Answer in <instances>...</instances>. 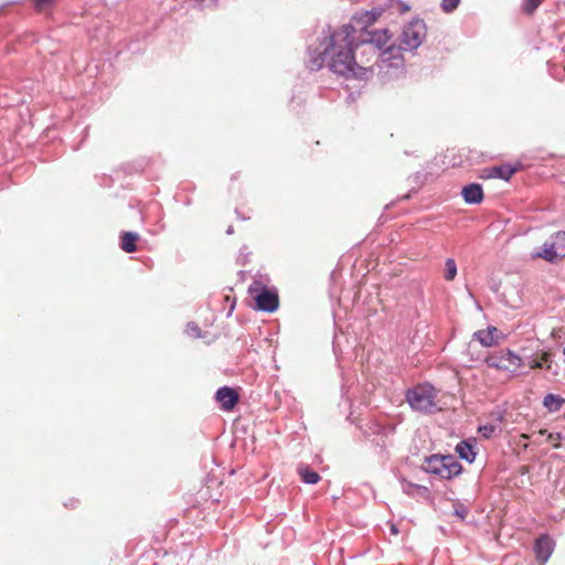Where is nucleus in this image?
Returning <instances> with one entry per match:
<instances>
[{
	"label": "nucleus",
	"mask_w": 565,
	"mask_h": 565,
	"mask_svg": "<svg viewBox=\"0 0 565 565\" xmlns=\"http://www.w3.org/2000/svg\"><path fill=\"white\" fill-rule=\"evenodd\" d=\"M356 29L348 23L333 31L331 26L322 30L316 47H308L307 67L319 71L327 66L331 72L347 78L366 79L373 74V65H362L354 54Z\"/></svg>",
	"instance_id": "nucleus-1"
},
{
	"label": "nucleus",
	"mask_w": 565,
	"mask_h": 565,
	"mask_svg": "<svg viewBox=\"0 0 565 565\" xmlns=\"http://www.w3.org/2000/svg\"><path fill=\"white\" fill-rule=\"evenodd\" d=\"M359 35V41L376 57V65L379 71H388L390 68L399 70L404 66V57L401 53V47L395 44L386 46L391 39L387 29L373 30L364 29Z\"/></svg>",
	"instance_id": "nucleus-2"
},
{
	"label": "nucleus",
	"mask_w": 565,
	"mask_h": 565,
	"mask_svg": "<svg viewBox=\"0 0 565 565\" xmlns=\"http://www.w3.org/2000/svg\"><path fill=\"white\" fill-rule=\"evenodd\" d=\"M409 406L417 412L434 413L438 411L436 403L437 391L429 384H420L409 390L407 393Z\"/></svg>",
	"instance_id": "nucleus-3"
},
{
	"label": "nucleus",
	"mask_w": 565,
	"mask_h": 565,
	"mask_svg": "<svg viewBox=\"0 0 565 565\" xmlns=\"http://www.w3.org/2000/svg\"><path fill=\"white\" fill-rule=\"evenodd\" d=\"M486 363L489 367L504 372L512 377L518 374L523 360L513 351L503 349L490 353L486 359Z\"/></svg>",
	"instance_id": "nucleus-4"
},
{
	"label": "nucleus",
	"mask_w": 565,
	"mask_h": 565,
	"mask_svg": "<svg viewBox=\"0 0 565 565\" xmlns=\"http://www.w3.org/2000/svg\"><path fill=\"white\" fill-rule=\"evenodd\" d=\"M427 35V28L423 20L415 19L403 28L398 38L402 51L413 52L423 43Z\"/></svg>",
	"instance_id": "nucleus-5"
},
{
	"label": "nucleus",
	"mask_w": 565,
	"mask_h": 565,
	"mask_svg": "<svg viewBox=\"0 0 565 565\" xmlns=\"http://www.w3.org/2000/svg\"><path fill=\"white\" fill-rule=\"evenodd\" d=\"M426 471L443 479H451L461 472V465L452 456H431L426 461Z\"/></svg>",
	"instance_id": "nucleus-6"
},
{
	"label": "nucleus",
	"mask_w": 565,
	"mask_h": 565,
	"mask_svg": "<svg viewBox=\"0 0 565 565\" xmlns=\"http://www.w3.org/2000/svg\"><path fill=\"white\" fill-rule=\"evenodd\" d=\"M248 294L255 301V308L262 311L273 312L278 308V295L274 289L266 288L260 281L255 280L248 287Z\"/></svg>",
	"instance_id": "nucleus-7"
},
{
	"label": "nucleus",
	"mask_w": 565,
	"mask_h": 565,
	"mask_svg": "<svg viewBox=\"0 0 565 565\" xmlns=\"http://www.w3.org/2000/svg\"><path fill=\"white\" fill-rule=\"evenodd\" d=\"M382 9H372L364 12H360L354 14L352 18L351 24H353L356 29V35L361 34L364 29H370V26L377 20V18L382 14Z\"/></svg>",
	"instance_id": "nucleus-8"
},
{
	"label": "nucleus",
	"mask_w": 565,
	"mask_h": 565,
	"mask_svg": "<svg viewBox=\"0 0 565 565\" xmlns=\"http://www.w3.org/2000/svg\"><path fill=\"white\" fill-rule=\"evenodd\" d=\"M554 551V542L547 535H541L534 545V552L540 565H544Z\"/></svg>",
	"instance_id": "nucleus-9"
},
{
	"label": "nucleus",
	"mask_w": 565,
	"mask_h": 565,
	"mask_svg": "<svg viewBox=\"0 0 565 565\" xmlns=\"http://www.w3.org/2000/svg\"><path fill=\"white\" fill-rule=\"evenodd\" d=\"M215 398L224 411H231L238 402V394L235 390L224 386L217 390Z\"/></svg>",
	"instance_id": "nucleus-10"
},
{
	"label": "nucleus",
	"mask_w": 565,
	"mask_h": 565,
	"mask_svg": "<svg viewBox=\"0 0 565 565\" xmlns=\"http://www.w3.org/2000/svg\"><path fill=\"white\" fill-rule=\"evenodd\" d=\"M463 201L467 204H479L483 200V189L479 183H470L462 188Z\"/></svg>",
	"instance_id": "nucleus-11"
},
{
	"label": "nucleus",
	"mask_w": 565,
	"mask_h": 565,
	"mask_svg": "<svg viewBox=\"0 0 565 565\" xmlns=\"http://www.w3.org/2000/svg\"><path fill=\"white\" fill-rule=\"evenodd\" d=\"M483 173L484 178L502 179L508 181L515 173V168H513L511 164L493 166L487 168Z\"/></svg>",
	"instance_id": "nucleus-12"
},
{
	"label": "nucleus",
	"mask_w": 565,
	"mask_h": 565,
	"mask_svg": "<svg viewBox=\"0 0 565 565\" xmlns=\"http://www.w3.org/2000/svg\"><path fill=\"white\" fill-rule=\"evenodd\" d=\"M563 253H558L557 249H541L531 255L532 259L542 258L548 263H557L565 258V249H561Z\"/></svg>",
	"instance_id": "nucleus-13"
},
{
	"label": "nucleus",
	"mask_w": 565,
	"mask_h": 565,
	"mask_svg": "<svg viewBox=\"0 0 565 565\" xmlns=\"http://www.w3.org/2000/svg\"><path fill=\"white\" fill-rule=\"evenodd\" d=\"M497 328H489L487 330H480L473 334L475 339L478 340L483 347H492L497 343Z\"/></svg>",
	"instance_id": "nucleus-14"
},
{
	"label": "nucleus",
	"mask_w": 565,
	"mask_h": 565,
	"mask_svg": "<svg viewBox=\"0 0 565 565\" xmlns=\"http://www.w3.org/2000/svg\"><path fill=\"white\" fill-rule=\"evenodd\" d=\"M456 451L461 459H465L468 462H473L477 456L473 445L469 441H460L456 446Z\"/></svg>",
	"instance_id": "nucleus-15"
},
{
	"label": "nucleus",
	"mask_w": 565,
	"mask_h": 565,
	"mask_svg": "<svg viewBox=\"0 0 565 565\" xmlns=\"http://www.w3.org/2000/svg\"><path fill=\"white\" fill-rule=\"evenodd\" d=\"M361 50V60L359 62H363L362 65H373V72L375 71L376 65V57L372 55L367 50L365 51V46L362 45L359 41V35L355 34V44H354V51Z\"/></svg>",
	"instance_id": "nucleus-16"
},
{
	"label": "nucleus",
	"mask_w": 565,
	"mask_h": 565,
	"mask_svg": "<svg viewBox=\"0 0 565 565\" xmlns=\"http://www.w3.org/2000/svg\"><path fill=\"white\" fill-rule=\"evenodd\" d=\"M564 403H565V399L555 394H547L544 396V399H543V405L550 412L559 411Z\"/></svg>",
	"instance_id": "nucleus-17"
},
{
	"label": "nucleus",
	"mask_w": 565,
	"mask_h": 565,
	"mask_svg": "<svg viewBox=\"0 0 565 565\" xmlns=\"http://www.w3.org/2000/svg\"><path fill=\"white\" fill-rule=\"evenodd\" d=\"M298 473L301 477V480L308 484H316L320 480V476L309 469L308 466L300 465L298 467Z\"/></svg>",
	"instance_id": "nucleus-18"
},
{
	"label": "nucleus",
	"mask_w": 565,
	"mask_h": 565,
	"mask_svg": "<svg viewBox=\"0 0 565 565\" xmlns=\"http://www.w3.org/2000/svg\"><path fill=\"white\" fill-rule=\"evenodd\" d=\"M139 235L136 232H124L120 237L119 247H137Z\"/></svg>",
	"instance_id": "nucleus-19"
},
{
	"label": "nucleus",
	"mask_w": 565,
	"mask_h": 565,
	"mask_svg": "<svg viewBox=\"0 0 565 565\" xmlns=\"http://www.w3.org/2000/svg\"><path fill=\"white\" fill-rule=\"evenodd\" d=\"M541 247H565V231L557 232L551 237V241L545 242Z\"/></svg>",
	"instance_id": "nucleus-20"
},
{
	"label": "nucleus",
	"mask_w": 565,
	"mask_h": 565,
	"mask_svg": "<svg viewBox=\"0 0 565 565\" xmlns=\"http://www.w3.org/2000/svg\"><path fill=\"white\" fill-rule=\"evenodd\" d=\"M457 275V266L454 259L448 258L446 260L445 278L452 280Z\"/></svg>",
	"instance_id": "nucleus-21"
},
{
	"label": "nucleus",
	"mask_w": 565,
	"mask_h": 565,
	"mask_svg": "<svg viewBox=\"0 0 565 565\" xmlns=\"http://www.w3.org/2000/svg\"><path fill=\"white\" fill-rule=\"evenodd\" d=\"M460 0H443L440 8L444 12L450 13L458 8Z\"/></svg>",
	"instance_id": "nucleus-22"
},
{
	"label": "nucleus",
	"mask_w": 565,
	"mask_h": 565,
	"mask_svg": "<svg viewBox=\"0 0 565 565\" xmlns=\"http://www.w3.org/2000/svg\"><path fill=\"white\" fill-rule=\"evenodd\" d=\"M542 0H524L523 1V10L527 13H532L534 10L539 8Z\"/></svg>",
	"instance_id": "nucleus-23"
},
{
	"label": "nucleus",
	"mask_w": 565,
	"mask_h": 565,
	"mask_svg": "<svg viewBox=\"0 0 565 565\" xmlns=\"http://www.w3.org/2000/svg\"><path fill=\"white\" fill-rule=\"evenodd\" d=\"M185 333L191 338H199L201 335L200 328L195 323H188Z\"/></svg>",
	"instance_id": "nucleus-24"
},
{
	"label": "nucleus",
	"mask_w": 565,
	"mask_h": 565,
	"mask_svg": "<svg viewBox=\"0 0 565 565\" xmlns=\"http://www.w3.org/2000/svg\"><path fill=\"white\" fill-rule=\"evenodd\" d=\"M543 362H545L544 369L551 371L554 375H557V371L554 370L553 361L550 353H543Z\"/></svg>",
	"instance_id": "nucleus-25"
},
{
	"label": "nucleus",
	"mask_w": 565,
	"mask_h": 565,
	"mask_svg": "<svg viewBox=\"0 0 565 565\" xmlns=\"http://www.w3.org/2000/svg\"><path fill=\"white\" fill-rule=\"evenodd\" d=\"M495 429L497 427L494 425H484L479 428V431L483 437L490 438L494 434Z\"/></svg>",
	"instance_id": "nucleus-26"
},
{
	"label": "nucleus",
	"mask_w": 565,
	"mask_h": 565,
	"mask_svg": "<svg viewBox=\"0 0 565 565\" xmlns=\"http://www.w3.org/2000/svg\"><path fill=\"white\" fill-rule=\"evenodd\" d=\"M455 514L456 516H458L460 520H465L466 516L468 515V509L462 505V504H459V505H456L455 508Z\"/></svg>",
	"instance_id": "nucleus-27"
},
{
	"label": "nucleus",
	"mask_w": 565,
	"mask_h": 565,
	"mask_svg": "<svg viewBox=\"0 0 565 565\" xmlns=\"http://www.w3.org/2000/svg\"><path fill=\"white\" fill-rule=\"evenodd\" d=\"M531 369H544L545 362H543V355L541 358H534L529 363Z\"/></svg>",
	"instance_id": "nucleus-28"
},
{
	"label": "nucleus",
	"mask_w": 565,
	"mask_h": 565,
	"mask_svg": "<svg viewBox=\"0 0 565 565\" xmlns=\"http://www.w3.org/2000/svg\"><path fill=\"white\" fill-rule=\"evenodd\" d=\"M51 0H34V4L38 9H43Z\"/></svg>",
	"instance_id": "nucleus-29"
},
{
	"label": "nucleus",
	"mask_w": 565,
	"mask_h": 565,
	"mask_svg": "<svg viewBox=\"0 0 565 565\" xmlns=\"http://www.w3.org/2000/svg\"><path fill=\"white\" fill-rule=\"evenodd\" d=\"M561 434L559 433H550L547 434V440L548 441H555V440H559L561 439Z\"/></svg>",
	"instance_id": "nucleus-30"
},
{
	"label": "nucleus",
	"mask_w": 565,
	"mask_h": 565,
	"mask_svg": "<svg viewBox=\"0 0 565 565\" xmlns=\"http://www.w3.org/2000/svg\"><path fill=\"white\" fill-rule=\"evenodd\" d=\"M414 487H415V486H414V484H411V483L405 484V486L403 487L404 492L409 493L411 488H414Z\"/></svg>",
	"instance_id": "nucleus-31"
},
{
	"label": "nucleus",
	"mask_w": 565,
	"mask_h": 565,
	"mask_svg": "<svg viewBox=\"0 0 565 565\" xmlns=\"http://www.w3.org/2000/svg\"><path fill=\"white\" fill-rule=\"evenodd\" d=\"M226 233H227V234H232V233H233V227H232V226H230V227L227 228Z\"/></svg>",
	"instance_id": "nucleus-32"
},
{
	"label": "nucleus",
	"mask_w": 565,
	"mask_h": 565,
	"mask_svg": "<svg viewBox=\"0 0 565 565\" xmlns=\"http://www.w3.org/2000/svg\"><path fill=\"white\" fill-rule=\"evenodd\" d=\"M540 435H545L546 434V430H540L539 431Z\"/></svg>",
	"instance_id": "nucleus-33"
},
{
	"label": "nucleus",
	"mask_w": 565,
	"mask_h": 565,
	"mask_svg": "<svg viewBox=\"0 0 565 565\" xmlns=\"http://www.w3.org/2000/svg\"><path fill=\"white\" fill-rule=\"evenodd\" d=\"M521 438H523V439H527V438H529V436H527V435H525V434H523V435L521 436Z\"/></svg>",
	"instance_id": "nucleus-34"
},
{
	"label": "nucleus",
	"mask_w": 565,
	"mask_h": 565,
	"mask_svg": "<svg viewBox=\"0 0 565 565\" xmlns=\"http://www.w3.org/2000/svg\"><path fill=\"white\" fill-rule=\"evenodd\" d=\"M553 447H554V448H559V447H561V445L556 443V444H554V445H553Z\"/></svg>",
	"instance_id": "nucleus-35"
},
{
	"label": "nucleus",
	"mask_w": 565,
	"mask_h": 565,
	"mask_svg": "<svg viewBox=\"0 0 565 565\" xmlns=\"http://www.w3.org/2000/svg\"><path fill=\"white\" fill-rule=\"evenodd\" d=\"M125 250L128 253H131V252H135L136 249L129 248V249H125Z\"/></svg>",
	"instance_id": "nucleus-36"
},
{
	"label": "nucleus",
	"mask_w": 565,
	"mask_h": 565,
	"mask_svg": "<svg viewBox=\"0 0 565 565\" xmlns=\"http://www.w3.org/2000/svg\"><path fill=\"white\" fill-rule=\"evenodd\" d=\"M562 54L565 56V46L562 47Z\"/></svg>",
	"instance_id": "nucleus-37"
},
{
	"label": "nucleus",
	"mask_w": 565,
	"mask_h": 565,
	"mask_svg": "<svg viewBox=\"0 0 565 565\" xmlns=\"http://www.w3.org/2000/svg\"><path fill=\"white\" fill-rule=\"evenodd\" d=\"M563 353H564V355H565V347H564Z\"/></svg>",
	"instance_id": "nucleus-38"
},
{
	"label": "nucleus",
	"mask_w": 565,
	"mask_h": 565,
	"mask_svg": "<svg viewBox=\"0 0 565 565\" xmlns=\"http://www.w3.org/2000/svg\"><path fill=\"white\" fill-rule=\"evenodd\" d=\"M564 71H565V65H564Z\"/></svg>",
	"instance_id": "nucleus-39"
}]
</instances>
